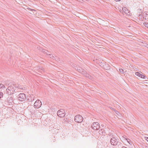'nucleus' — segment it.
I'll use <instances>...</instances> for the list:
<instances>
[{"instance_id":"f257e3e1","label":"nucleus","mask_w":148,"mask_h":148,"mask_svg":"<svg viewBox=\"0 0 148 148\" xmlns=\"http://www.w3.org/2000/svg\"><path fill=\"white\" fill-rule=\"evenodd\" d=\"M77 70L78 72L84 75L86 77L89 78H90L89 75L88 73H87L84 69H82L81 67H79L77 68Z\"/></svg>"},{"instance_id":"f03ea898","label":"nucleus","mask_w":148,"mask_h":148,"mask_svg":"<svg viewBox=\"0 0 148 148\" xmlns=\"http://www.w3.org/2000/svg\"><path fill=\"white\" fill-rule=\"evenodd\" d=\"M120 12L122 13L123 14H124L123 13H124L125 14H126L128 16H131L132 14L130 12V11L128 10L125 7L123 8L122 10H120Z\"/></svg>"},{"instance_id":"7ed1b4c3","label":"nucleus","mask_w":148,"mask_h":148,"mask_svg":"<svg viewBox=\"0 0 148 148\" xmlns=\"http://www.w3.org/2000/svg\"><path fill=\"white\" fill-rule=\"evenodd\" d=\"M50 58L53 60H55L57 62H59L60 61V59L56 56L55 55L53 56L52 54H48L47 53V58Z\"/></svg>"},{"instance_id":"20e7f679","label":"nucleus","mask_w":148,"mask_h":148,"mask_svg":"<svg viewBox=\"0 0 148 148\" xmlns=\"http://www.w3.org/2000/svg\"><path fill=\"white\" fill-rule=\"evenodd\" d=\"M15 90L14 86H9L6 89V91L8 95H11L14 92Z\"/></svg>"},{"instance_id":"39448f33","label":"nucleus","mask_w":148,"mask_h":148,"mask_svg":"<svg viewBox=\"0 0 148 148\" xmlns=\"http://www.w3.org/2000/svg\"><path fill=\"white\" fill-rule=\"evenodd\" d=\"M18 99L19 101H22L25 100L26 99V96L24 93H21L18 96Z\"/></svg>"},{"instance_id":"423d86ee","label":"nucleus","mask_w":148,"mask_h":148,"mask_svg":"<svg viewBox=\"0 0 148 148\" xmlns=\"http://www.w3.org/2000/svg\"><path fill=\"white\" fill-rule=\"evenodd\" d=\"M74 120L77 123H81L83 121V118L80 115H77L75 116Z\"/></svg>"},{"instance_id":"0eeeda50","label":"nucleus","mask_w":148,"mask_h":148,"mask_svg":"<svg viewBox=\"0 0 148 148\" xmlns=\"http://www.w3.org/2000/svg\"><path fill=\"white\" fill-rule=\"evenodd\" d=\"M57 114L59 117H63L65 115V112L63 109H60L57 112Z\"/></svg>"},{"instance_id":"6e6552de","label":"nucleus","mask_w":148,"mask_h":148,"mask_svg":"<svg viewBox=\"0 0 148 148\" xmlns=\"http://www.w3.org/2000/svg\"><path fill=\"white\" fill-rule=\"evenodd\" d=\"M92 128L95 130H97L100 128V126L99 123L98 122L93 123L91 126Z\"/></svg>"},{"instance_id":"1a4fd4ad","label":"nucleus","mask_w":148,"mask_h":148,"mask_svg":"<svg viewBox=\"0 0 148 148\" xmlns=\"http://www.w3.org/2000/svg\"><path fill=\"white\" fill-rule=\"evenodd\" d=\"M42 103L39 100H37L35 102L34 104V107L35 108H39L41 106Z\"/></svg>"},{"instance_id":"9d476101","label":"nucleus","mask_w":148,"mask_h":148,"mask_svg":"<svg viewBox=\"0 0 148 148\" xmlns=\"http://www.w3.org/2000/svg\"><path fill=\"white\" fill-rule=\"evenodd\" d=\"M110 142L111 144L113 145H116L118 143V140L115 138H112Z\"/></svg>"},{"instance_id":"9b49d317","label":"nucleus","mask_w":148,"mask_h":148,"mask_svg":"<svg viewBox=\"0 0 148 148\" xmlns=\"http://www.w3.org/2000/svg\"><path fill=\"white\" fill-rule=\"evenodd\" d=\"M136 75L141 77L143 79H145L146 76L142 75V74H140V73H138V72H136Z\"/></svg>"},{"instance_id":"f8f14e48","label":"nucleus","mask_w":148,"mask_h":148,"mask_svg":"<svg viewBox=\"0 0 148 148\" xmlns=\"http://www.w3.org/2000/svg\"><path fill=\"white\" fill-rule=\"evenodd\" d=\"M13 98L12 97H10L8 98L7 99V101L8 102L10 103H12L13 102Z\"/></svg>"},{"instance_id":"ddd939ff","label":"nucleus","mask_w":148,"mask_h":148,"mask_svg":"<svg viewBox=\"0 0 148 148\" xmlns=\"http://www.w3.org/2000/svg\"><path fill=\"white\" fill-rule=\"evenodd\" d=\"M13 85L15 87L19 89H23V87L21 85H20L19 84L18 85L17 84L16 85V84H13Z\"/></svg>"},{"instance_id":"4468645a","label":"nucleus","mask_w":148,"mask_h":148,"mask_svg":"<svg viewBox=\"0 0 148 148\" xmlns=\"http://www.w3.org/2000/svg\"><path fill=\"white\" fill-rule=\"evenodd\" d=\"M119 71L122 74L124 73L125 71H124V70L123 69H119Z\"/></svg>"},{"instance_id":"2eb2a0df","label":"nucleus","mask_w":148,"mask_h":148,"mask_svg":"<svg viewBox=\"0 0 148 148\" xmlns=\"http://www.w3.org/2000/svg\"><path fill=\"white\" fill-rule=\"evenodd\" d=\"M32 97H31V98L28 99L27 100H28L29 101H32L34 100V99L33 98L32 99Z\"/></svg>"},{"instance_id":"dca6fc26","label":"nucleus","mask_w":148,"mask_h":148,"mask_svg":"<svg viewBox=\"0 0 148 148\" xmlns=\"http://www.w3.org/2000/svg\"><path fill=\"white\" fill-rule=\"evenodd\" d=\"M5 86L2 84H0V88H5Z\"/></svg>"},{"instance_id":"f3484780","label":"nucleus","mask_w":148,"mask_h":148,"mask_svg":"<svg viewBox=\"0 0 148 148\" xmlns=\"http://www.w3.org/2000/svg\"><path fill=\"white\" fill-rule=\"evenodd\" d=\"M144 25L147 28H148V23H146V22L145 23H144Z\"/></svg>"},{"instance_id":"a211bd4d","label":"nucleus","mask_w":148,"mask_h":148,"mask_svg":"<svg viewBox=\"0 0 148 148\" xmlns=\"http://www.w3.org/2000/svg\"><path fill=\"white\" fill-rule=\"evenodd\" d=\"M3 93L1 92H0V98L2 97H3Z\"/></svg>"},{"instance_id":"6ab92c4d","label":"nucleus","mask_w":148,"mask_h":148,"mask_svg":"<svg viewBox=\"0 0 148 148\" xmlns=\"http://www.w3.org/2000/svg\"><path fill=\"white\" fill-rule=\"evenodd\" d=\"M103 130L101 129V130H99V134H100L101 133L103 134Z\"/></svg>"},{"instance_id":"aec40b11","label":"nucleus","mask_w":148,"mask_h":148,"mask_svg":"<svg viewBox=\"0 0 148 148\" xmlns=\"http://www.w3.org/2000/svg\"><path fill=\"white\" fill-rule=\"evenodd\" d=\"M115 113L118 115H119L120 114V113H119V112L116 110L115 111Z\"/></svg>"},{"instance_id":"412c9836","label":"nucleus","mask_w":148,"mask_h":148,"mask_svg":"<svg viewBox=\"0 0 148 148\" xmlns=\"http://www.w3.org/2000/svg\"><path fill=\"white\" fill-rule=\"evenodd\" d=\"M143 148H148V147L146 145H143Z\"/></svg>"},{"instance_id":"4be33fe9","label":"nucleus","mask_w":148,"mask_h":148,"mask_svg":"<svg viewBox=\"0 0 148 148\" xmlns=\"http://www.w3.org/2000/svg\"><path fill=\"white\" fill-rule=\"evenodd\" d=\"M146 140L148 142V137H147Z\"/></svg>"},{"instance_id":"5701e85b","label":"nucleus","mask_w":148,"mask_h":148,"mask_svg":"<svg viewBox=\"0 0 148 148\" xmlns=\"http://www.w3.org/2000/svg\"><path fill=\"white\" fill-rule=\"evenodd\" d=\"M116 1H120L121 0H115Z\"/></svg>"},{"instance_id":"b1692460","label":"nucleus","mask_w":148,"mask_h":148,"mask_svg":"<svg viewBox=\"0 0 148 148\" xmlns=\"http://www.w3.org/2000/svg\"><path fill=\"white\" fill-rule=\"evenodd\" d=\"M122 148H127L125 147H122Z\"/></svg>"}]
</instances>
